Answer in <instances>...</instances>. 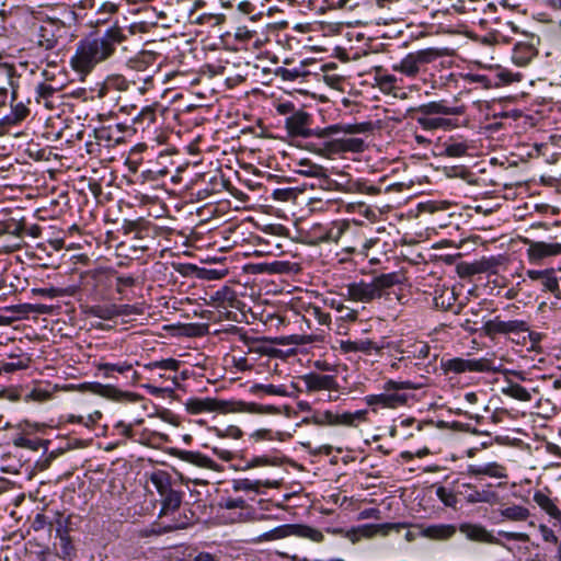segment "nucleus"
I'll use <instances>...</instances> for the list:
<instances>
[{
	"instance_id": "f257e3e1",
	"label": "nucleus",
	"mask_w": 561,
	"mask_h": 561,
	"mask_svg": "<svg viewBox=\"0 0 561 561\" xmlns=\"http://www.w3.org/2000/svg\"><path fill=\"white\" fill-rule=\"evenodd\" d=\"M313 122L312 115L299 108L293 115L285 118V128L289 136L300 137L302 147L319 156L331 158L345 152H363L365 142L362 138L355 137H335L343 131L337 125H330L324 128L311 127Z\"/></svg>"
},
{
	"instance_id": "f03ea898",
	"label": "nucleus",
	"mask_w": 561,
	"mask_h": 561,
	"mask_svg": "<svg viewBox=\"0 0 561 561\" xmlns=\"http://www.w3.org/2000/svg\"><path fill=\"white\" fill-rule=\"evenodd\" d=\"M126 36L118 27L107 28L103 35L89 34L77 43L76 51L70 58V66L82 78L93 71L96 65L111 58L116 46Z\"/></svg>"
},
{
	"instance_id": "7ed1b4c3",
	"label": "nucleus",
	"mask_w": 561,
	"mask_h": 561,
	"mask_svg": "<svg viewBox=\"0 0 561 561\" xmlns=\"http://www.w3.org/2000/svg\"><path fill=\"white\" fill-rule=\"evenodd\" d=\"M81 293L96 305L90 306L89 313L93 317L111 320L121 314L119 306H102L100 302L115 300L113 294L111 267H98L85 272L82 276Z\"/></svg>"
},
{
	"instance_id": "20e7f679",
	"label": "nucleus",
	"mask_w": 561,
	"mask_h": 561,
	"mask_svg": "<svg viewBox=\"0 0 561 561\" xmlns=\"http://www.w3.org/2000/svg\"><path fill=\"white\" fill-rule=\"evenodd\" d=\"M463 105H451L447 100L422 103L410 110L411 118L424 130L435 133L451 130L460 126L459 116L463 115Z\"/></svg>"
},
{
	"instance_id": "39448f33",
	"label": "nucleus",
	"mask_w": 561,
	"mask_h": 561,
	"mask_svg": "<svg viewBox=\"0 0 561 561\" xmlns=\"http://www.w3.org/2000/svg\"><path fill=\"white\" fill-rule=\"evenodd\" d=\"M186 410L191 414L203 412L221 413H250V414H276L279 410L270 404H260L255 402H245L242 400H221L217 398H190L185 403Z\"/></svg>"
},
{
	"instance_id": "423d86ee",
	"label": "nucleus",
	"mask_w": 561,
	"mask_h": 561,
	"mask_svg": "<svg viewBox=\"0 0 561 561\" xmlns=\"http://www.w3.org/2000/svg\"><path fill=\"white\" fill-rule=\"evenodd\" d=\"M359 226L356 221L337 219L330 222H314L308 228L298 230L299 241L306 245H319L321 243H337L339 240L353 228Z\"/></svg>"
},
{
	"instance_id": "0eeeda50",
	"label": "nucleus",
	"mask_w": 561,
	"mask_h": 561,
	"mask_svg": "<svg viewBox=\"0 0 561 561\" xmlns=\"http://www.w3.org/2000/svg\"><path fill=\"white\" fill-rule=\"evenodd\" d=\"M412 388L413 386L410 381H396L393 379H389L383 385L385 392L367 394L364 397V401L374 412H376L378 408L396 409L404 405L408 401L407 394L398 393L397 391Z\"/></svg>"
},
{
	"instance_id": "6e6552de",
	"label": "nucleus",
	"mask_w": 561,
	"mask_h": 561,
	"mask_svg": "<svg viewBox=\"0 0 561 561\" xmlns=\"http://www.w3.org/2000/svg\"><path fill=\"white\" fill-rule=\"evenodd\" d=\"M19 214L18 209L0 208V237L11 234L18 238L25 236L39 238L42 227L37 224H28L24 217H19Z\"/></svg>"
},
{
	"instance_id": "1a4fd4ad",
	"label": "nucleus",
	"mask_w": 561,
	"mask_h": 561,
	"mask_svg": "<svg viewBox=\"0 0 561 561\" xmlns=\"http://www.w3.org/2000/svg\"><path fill=\"white\" fill-rule=\"evenodd\" d=\"M440 369L444 375H461L466 373H495L497 367L493 359L486 357L480 358H463L453 357L440 359Z\"/></svg>"
},
{
	"instance_id": "9d476101",
	"label": "nucleus",
	"mask_w": 561,
	"mask_h": 561,
	"mask_svg": "<svg viewBox=\"0 0 561 561\" xmlns=\"http://www.w3.org/2000/svg\"><path fill=\"white\" fill-rule=\"evenodd\" d=\"M465 78L466 88L471 84H479L483 89H491L519 82L523 79V75L500 68L496 70H488L484 73L467 72L465 73Z\"/></svg>"
},
{
	"instance_id": "9b49d317",
	"label": "nucleus",
	"mask_w": 561,
	"mask_h": 561,
	"mask_svg": "<svg viewBox=\"0 0 561 561\" xmlns=\"http://www.w3.org/2000/svg\"><path fill=\"white\" fill-rule=\"evenodd\" d=\"M405 527L404 524L383 523V524H363L351 527L350 529L333 528L332 534L348 539L352 543H357L362 539H369L376 536H387L391 530H399Z\"/></svg>"
},
{
	"instance_id": "f8f14e48",
	"label": "nucleus",
	"mask_w": 561,
	"mask_h": 561,
	"mask_svg": "<svg viewBox=\"0 0 561 561\" xmlns=\"http://www.w3.org/2000/svg\"><path fill=\"white\" fill-rule=\"evenodd\" d=\"M483 335L490 340H496L502 336H519L528 331V322L519 319L504 320L501 316H495L482 323Z\"/></svg>"
},
{
	"instance_id": "ddd939ff",
	"label": "nucleus",
	"mask_w": 561,
	"mask_h": 561,
	"mask_svg": "<svg viewBox=\"0 0 561 561\" xmlns=\"http://www.w3.org/2000/svg\"><path fill=\"white\" fill-rule=\"evenodd\" d=\"M439 57L440 53L436 48L419 49L405 55L398 65L393 66V70L414 78L425 66L434 62Z\"/></svg>"
},
{
	"instance_id": "4468645a",
	"label": "nucleus",
	"mask_w": 561,
	"mask_h": 561,
	"mask_svg": "<svg viewBox=\"0 0 561 561\" xmlns=\"http://www.w3.org/2000/svg\"><path fill=\"white\" fill-rule=\"evenodd\" d=\"M335 178L337 186H340V192L348 194H366L376 196L390 190V185L385 188L382 187V183L386 181V178L380 179L379 184H374L371 181L364 178L354 179L348 173H336Z\"/></svg>"
},
{
	"instance_id": "2eb2a0df",
	"label": "nucleus",
	"mask_w": 561,
	"mask_h": 561,
	"mask_svg": "<svg viewBox=\"0 0 561 561\" xmlns=\"http://www.w3.org/2000/svg\"><path fill=\"white\" fill-rule=\"evenodd\" d=\"M231 331L239 335V340L244 344L247 347L245 353L249 355H256L253 357V360H259L263 356H266L268 358H275L278 357L282 353L280 350L272 346V342L267 340L266 337H255L250 336L243 328L239 327H232Z\"/></svg>"
},
{
	"instance_id": "dca6fc26",
	"label": "nucleus",
	"mask_w": 561,
	"mask_h": 561,
	"mask_svg": "<svg viewBox=\"0 0 561 561\" xmlns=\"http://www.w3.org/2000/svg\"><path fill=\"white\" fill-rule=\"evenodd\" d=\"M162 110V105L158 102L144 106L137 114L131 118V124L126 125L118 123L115 125V129L121 134L126 133H138L149 130L151 126L157 123L158 113Z\"/></svg>"
},
{
	"instance_id": "f3484780",
	"label": "nucleus",
	"mask_w": 561,
	"mask_h": 561,
	"mask_svg": "<svg viewBox=\"0 0 561 561\" xmlns=\"http://www.w3.org/2000/svg\"><path fill=\"white\" fill-rule=\"evenodd\" d=\"M457 493L462 496L468 504L486 503L494 505L499 503L500 496L497 492L493 490L492 483H486L481 490L472 483H459L457 484Z\"/></svg>"
},
{
	"instance_id": "a211bd4d",
	"label": "nucleus",
	"mask_w": 561,
	"mask_h": 561,
	"mask_svg": "<svg viewBox=\"0 0 561 561\" xmlns=\"http://www.w3.org/2000/svg\"><path fill=\"white\" fill-rule=\"evenodd\" d=\"M164 57L154 50L151 49H141L136 53L134 56L127 58L125 65L128 69L142 72L148 70L149 68L156 66V71L160 70L163 64Z\"/></svg>"
},
{
	"instance_id": "6ab92c4d",
	"label": "nucleus",
	"mask_w": 561,
	"mask_h": 561,
	"mask_svg": "<svg viewBox=\"0 0 561 561\" xmlns=\"http://www.w3.org/2000/svg\"><path fill=\"white\" fill-rule=\"evenodd\" d=\"M376 299L387 298L394 294V287L402 285L404 276L401 272L375 274L371 277Z\"/></svg>"
},
{
	"instance_id": "aec40b11",
	"label": "nucleus",
	"mask_w": 561,
	"mask_h": 561,
	"mask_svg": "<svg viewBox=\"0 0 561 561\" xmlns=\"http://www.w3.org/2000/svg\"><path fill=\"white\" fill-rule=\"evenodd\" d=\"M396 351L400 354L398 362H404L405 367L412 364L414 359L422 360L431 356V346L424 341H415L408 344L401 343L397 346Z\"/></svg>"
},
{
	"instance_id": "412c9836",
	"label": "nucleus",
	"mask_w": 561,
	"mask_h": 561,
	"mask_svg": "<svg viewBox=\"0 0 561 561\" xmlns=\"http://www.w3.org/2000/svg\"><path fill=\"white\" fill-rule=\"evenodd\" d=\"M540 38L538 36L531 35L527 41L517 42L512 50V60L515 65L519 67L527 66L537 55V44H539Z\"/></svg>"
},
{
	"instance_id": "4be33fe9",
	"label": "nucleus",
	"mask_w": 561,
	"mask_h": 561,
	"mask_svg": "<svg viewBox=\"0 0 561 561\" xmlns=\"http://www.w3.org/2000/svg\"><path fill=\"white\" fill-rule=\"evenodd\" d=\"M469 141L461 135L449 136L436 146L435 154L438 157L461 158L468 154Z\"/></svg>"
},
{
	"instance_id": "5701e85b",
	"label": "nucleus",
	"mask_w": 561,
	"mask_h": 561,
	"mask_svg": "<svg viewBox=\"0 0 561 561\" xmlns=\"http://www.w3.org/2000/svg\"><path fill=\"white\" fill-rule=\"evenodd\" d=\"M345 296L355 302L369 304L376 300L375 289L371 282L367 279L354 280L345 285Z\"/></svg>"
},
{
	"instance_id": "b1692460",
	"label": "nucleus",
	"mask_w": 561,
	"mask_h": 561,
	"mask_svg": "<svg viewBox=\"0 0 561 561\" xmlns=\"http://www.w3.org/2000/svg\"><path fill=\"white\" fill-rule=\"evenodd\" d=\"M300 381L304 382L308 392H316L321 390L337 391L339 382L333 375H322L319 373H308L299 377Z\"/></svg>"
},
{
	"instance_id": "393cba45",
	"label": "nucleus",
	"mask_w": 561,
	"mask_h": 561,
	"mask_svg": "<svg viewBox=\"0 0 561 561\" xmlns=\"http://www.w3.org/2000/svg\"><path fill=\"white\" fill-rule=\"evenodd\" d=\"M308 66H319L321 70L335 68V64L333 62L319 65L317 61L304 60L299 66L294 68L278 67L275 70V75L284 81H296L299 78H305L312 73L311 70L307 69Z\"/></svg>"
},
{
	"instance_id": "a878e982",
	"label": "nucleus",
	"mask_w": 561,
	"mask_h": 561,
	"mask_svg": "<svg viewBox=\"0 0 561 561\" xmlns=\"http://www.w3.org/2000/svg\"><path fill=\"white\" fill-rule=\"evenodd\" d=\"M468 477L476 478L478 481H481V477L485 476L489 478H495V479H506L507 478V470L506 468L496 462H485L481 465H473L470 463L467 466L466 472Z\"/></svg>"
},
{
	"instance_id": "bb28decb",
	"label": "nucleus",
	"mask_w": 561,
	"mask_h": 561,
	"mask_svg": "<svg viewBox=\"0 0 561 561\" xmlns=\"http://www.w3.org/2000/svg\"><path fill=\"white\" fill-rule=\"evenodd\" d=\"M561 254V243L533 241L527 249V255L530 263H539L543 259Z\"/></svg>"
},
{
	"instance_id": "cd10ccee",
	"label": "nucleus",
	"mask_w": 561,
	"mask_h": 561,
	"mask_svg": "<svg viewBox=\"0 0 561 561\" xmlns=\"http://www.w3.org/2000/svg\"><path fill=\"white\" fill-rule=\"evenodd\" d=\"M526 275L543 293H550L556 297L557 271L553 268L527 270Z\"/></svg>"
},
{
	"instance_id": "c85d7f7f",
	"label": "nucleus",
	"mask_w": 561,
	"mask_h": 561,
	"mask_svg": "<svg viewBox=\"0 0 561 561\" xmlns=\"http://www.w3.org/2000/svg\"><path fill=\"white\" fill-rule=\"evenodd\" d=\"M113 294L116 299L123 300L128 298V294L137 283V277L133 274H124L116 268L111 267Z\"/></svg>"
},
{
	"instance_id": "c756f323",
	"label": "nucleus",
	"mask_w": 561,
	"mask_h": 561,
	"mask_svg": "<svg viewBox=\"0 0 561 561\" xmlns=\"http://www.w3.org/2000/svg\"><path fill=\"white\" fill-rule=\"evenodd\" d=\"M470 541L479 543H497L499 540L481 524L461 523L458 527Z\"/></svg>"
},
{
	"instance_id": "7c9ffc66",
	"label": "nucleus",
	"mask_w": 561,
	"mask_h": 561,
	"mask_svg": "<svg viewBox=\"0 0 561 561\" xmlns=\"http://www.w3.org/2000/svg\"><path fill=\"white\" fill-rule=\"evenodd\" d=\"M154 231V222L146 220L145 218H139V225L135 232V237H133V239L138 242L133 244L131 248L139 249L144 252L150 250L152 248V242L156 240Z\"/></svg>"
},
{
	"instance_id": "2f4dec72",
	"label": "nucleus",
	"mask_w": 561,
	"mask_h": 561,
	"mask_svg": "<svg viewBox=\"0 0 561 561\" xmlns=\"http://www.w3.org/2000/svg\"><path fill=\"white\" fill-rule=\"evenodd\" d=\"M129 440L147 447L156 448L161 444L169 442V437L165 434L142 427L133 428Z\"/></svg>"
},
{
	"instance_id": "473e14b6",
	"label": "nucleus",
	"mask_w": 561,
	"mask_h": 561,
	"mask_svg": "<svg viewBox=\"0 0 561 561\" xmlns=\"http://www.w3.org/2000/svg\"><path fill=\"white\" fill-rule=\"evenodd\" d=\"M457 529L454 524H424L421 534L432 541H448L457 534Z\"/></svg>"
},
{
	"instance_id": "72a5a7b5",
	"label": "nucleus",
	"mask_w": 561,
	"mask_h": 561,
	"mask_svg": "<svg viewBox=\"0 0 561 561\" xmlns=\"http://www.w3.org/2000/svg\"><path fill=\"white\" fill-rule=\"evenodd\" d=\"M130 82L123 75H110L102 82L96 83L94 89L99 99L105 98L110 91H127Z\"/></svg>"
},
{
	"instance_id": "f704fd0d",
	"label": "nucleus",
	"mask_w": 561,
	"mask_h": 561,
	"mask_svg": "<svg viewBox=\"0 0 561 561\" xmlns=\"http://www.w3.org/2000/svg\"><path fill=\"white\" fill-rule=\"evenodd\" d=\"M282 531V536L295 535L297 537L307 538L314 542H321L324 539L323 534L311 526L300 525V524H290L284 525L278 528Z\"/></svg>"
},
{
	"instance_id": "c9c22d12",
	"label": "nucleus",
	"mask_w": 561,
	"mask_h": 561,
	"mask_svg": "<svg viewBox=\"0 0 561 561\" xmlns=\"http://www.w3.org/2000/svg\"><path fill=\"white\" fill-rule=\"evenodd\" d=\"M184 492L182 490L171 489L165 492L161 497V510L159 517L167 516L178 511L182 504Z\"/></svg>"
},
{
	"instance_id": "e433bc0d",
	"label": "nucleus",
	"mask_w": 561,
	"mask_h": 561,
	"mask_svg": "<svg viewBox=\"0 0 561 561\" xmlns=\"http://www.w3.org/2000/svg\"><path fill=\"white\" fill-rule=\"evenodd\" d=\"M533 499L554 520V525H561V511L548 495L542 491H536Z\"/></svg>"
},
{
	"instance_id": "4c0bfd02",
	"label": "nucleus",
	"mask_w": 561,
	"mask_h": 561,
	"mask_svg": "<svg viewBox=\"0 0 561 561\" xmlns=\"http://www.w3.org/2000/svg\"><path fill=\"white\" fill-rule=\"evenodd\" d=\"M72 515H65L60 511L51 512V525L49 531L55 529L56 537L69 535L72 530Z\"/></svg>"
},
{
	"instance_id": "58836bf2",
	"label": "nucleus",
	"mask_w": 561,
	"mask_h": 561,
	"mask_svg": "<svg viewBox=\"0 0 561 561\" xmlns=\"http://www.w3.org/2000/svg\"><path fill=\"white\" fill-rule=\"evenodd\" d=\"M176 456L188 463L195 465L199 468L214 469L216 463L208 456L192 450H176Z\"/></svg>"
},
{
	"instance_id": "ea45409f",
	"label": "nucleus",
	"mask_w": 561,
	"mask_h": 561,
	"mask_svg": "<svg viewBox=\"0 0 561 561\" xmlns=\"http://www.w3.org/2000/svg\"><path fill=\"white\" fill-rule=\"evenodd\" d=\"M301 270L299 263L290 262V261H273L270 263H265L261 271L266 272L268 274H284V275H294L297 274Z\"/></svg>"
},
{
	"instance_id": "a19ab883",
	"label": "nucleus",
	"mask_w": 561,
	"mask_h": 561,
	"mask_svg": "<svg viewBox=\"0 0 561 561\" xmlns=\"http://www.w3.org/2000/svg\"><path fill=\"white\" fill-rule=\"evenodd\" d=\"M525 333H527V335H524L522 340H515L513 337L512 341L523 346H526L527 351L529 352L542 353V347L540 343L543 339L547 337V334L543 332L531 331L529 328L528 331H526Z\"/></svg>"
},
{
	"instance_id": "79ce46f5",
	"label": "nucleus",
	"mask_w": 561,
	"mask_h": 561,
	"mask_svg": "<svg viewBox=\"0 0 561 561\" xmlns=\"http://www.w3.org/2000/svg\"><path fill=\"white\" fill-rule=\"evenodd\" d=\"M294 163L296 164V169H294V171L297 174H300L304 176L319 179L320 176H323L324 172L327 171L325 168L312 162L310 159H299L298 161H295Z\"/></svg>"
},
{
	"instance_id": "37998d69",
	"label": "nucleus",
	"mask_w": 561,
	"mask_h": 561,
	"mask_svg": "<svg viewBox=\"0 0 561 561\" xmlns=\"http://www.w3.org/2000/svg\"><path fill=\"white\" fill-rule=\"evenodd\" d=\"M92 391L99 396L115 399V400H119L123 397H130V398H133L131 399L133 401H137V400L141 399V397L138 394L125 393V392H122L121 390H118L117 388H115L114 386L102 385L99 382L92 383Z\"/></svg>"
},
{
	"instance_id": "c03bdc74",
	"label": "nucleus",
	"mask_w": 561,
	"mask_h": 561,
	"mask_svg": "<svg viewBox=\"0 0 561 561\" xmlns=\"http://www.w3.org/2000/svg\"><path fill=\"white\" fill-rule=\"evenodd\" d=\"M169 174V170L164 167H160L158 163L146 167L140 171L139 182L140 184L145 183H156L158 184L164 176Z\"/></svg>"
},
{
	"instance_id": "a18cd8bd",
	"label": "nucleus",
	"mask_w": 561,
	"mask_h": 561,
	"mask_svg": "<svg viewBox=\"0 0 561 561\" xmlns=\"http://www.w3.org/2000/svg\"><path fill=\"white\" fill-rule=\"evenodd\" d=\"M377 81L379 89L383 93H392L396 98H403L405 95V93L401 91V79H398L394 75L379 76Z\"/></svg>"
},
{
	"instance_id": "49530a36",
	"label": "nucleus",
	"mask_w": 561,
	"mask_h": 561,
	"mask_svg": "<svg viewBox=\"0 0 561 561\" xmlns=\"http://www.w3.org/2000/svg\"><path fill=\"white\" fill-rule=\"evenodd\" d=\"M12 443L15 447L25 448L34 451H37L42 447H44L45 451H47L49 445V440H44L36 437L31 438L21 433H16L12 437Z\"/></svg>"
},
{
	"instance_id": "de8ad7c7",
	"label": "nucleus",
	"mask_w": 561,
	"mask_h": 561,
	"mask_svg": "<svg viewBox=\"0 0 561 561\" xmlns=\"http://www.w3.org/2000/svg\"><path fill=\"white\" fill-rule=\"evenodd\" d=\"M37 45L45 50H53L57 44V36L51 27L41 25L36 33Z\"/></svg>"
},
{
	"instance_id": "09e8293b",
	"label": "nucleus",
	"mask_w": 561,
	"mask_h": 561,
	"mask_svg": "<svg viewBox=\"0 0 561 561\" xmlns=\"http://www.w3.org/2000/svg\"><path fill=\"white\" fill-rule=\"evenodd\" d=\"M210 298L218 308L233 307L234 302L237 301L234 291L227 286H224L214 291Z\"/></svg>"
},
{
	"instance_id": "8fccbe9b",
	"label": "nucleus",
	"mask_w": 561,
	"mask_h": 561,
	"mask_svg": "<svg viewBox=\"0 0 561 561\" xmlns=\"http://www.w3.org/2000/svg\"><path fill=\"white\" fill-rule=\"evenodd\" d=\"M501 391L504 396L518 401L528 402L531 400V394L528 389L512 380H507L506 386L503 387Z\"/></svg>"
},
{
	"instance_id": "3c124183",
	"label": "nucleus",
	"mask_w": 561,
	"mask_h": 561,
	"mask_svg": "<svg viewBox=\"0 0 561 561\" xmlns=\"http://www.w3.org/2000/svg\"><path fill=\"white\" fill-rule=\"evenodd\" d=\"M150 481L159 495H163L165 492L172 489L171 476L164 470H157L152 472Z\"/></svg>"
},
{
	"instance_id": "603ef678",
	"label": "nucleus",
	"mask_w": 561,
	"mask_h": 561,
	"mask_svg": "<svg viewBox=\"0 0 561 561\" xmlns=\"http://www.w3.org/2000/svg\"><path fill=\"white\" fill-rule=\"evenodd\" d=\"M439 82L446 89L461 90L466 89V78L462 72H449L447 75L439 76Z\"/></svg>"
},
{
	"instance_id": "864d4df0",
	"label": "nucleus",
	"mask_w": 561,
	"mask_h": 561,
	"mask_svg": "<svg viewBox=\"0 0 561 561\" xmlns=\"http://www.w3.org/2000/svg\"><path fill=\"white\" fill-rule=\"evenodd\" d=\"M15 311L23 317L30 314H48L51 313L53 307L44 304H19L14 307Z\"/></svg>"
},
{
	"instance_id": "5fc2aeb1",
	"label": "nucleus",
	"mask_w": 561,
	"mask_h": 561,
	"mask_svg": "<svg viewBox=\"0 0 561 561\" xmlns=\"http://www.w3.org/2000/svg\"><path fill=\"white\" fill-rule=\"evenodd\" d=\"M59 539V549H58V552H57V556L61 559V560H71L72 558H75L77 556V549L75 547V543H73V540L69 535H64V536H58L57 537Z\"/></svg>"
},
{
	"instance_id": "6e6d98bb",
	"label": "nucleus",
	"mask_w": 561,
	"mask_h": 561,
	"mask_svg": "<svg viewBox=\"0 0 561 561\" xmlns=\"http://www.w3.org/2000/svg\"><path fill=\"white\" fill-rule=\"evenodd\" d=\"M30 114L28 107L23 102L12 105L11 113L5 115L2 121L9 125H16L23 122Z\"/></svg>"
},
{
	"instance_id": "4d7b16f0",
	"label": "nucleus",
	"mask_w": 561,
	"mask_h": 561,
	"mask_svg": "<svg viewBox=\"0 0 561 561\" xmlns=\"http://www.w3.org/2000/svg\"><path fill=\"white\" fill-rule=\"evenodd\" d=\"M98 370L103 373L104 377H112L114 373L126 374L131 370L133 366L128 362L119 363H100L96 366Z\"/></svg>"
},
{
	"instance_id": "13d9d810",
	"label": "nucleus",
	"mask_w": 561,
	"mask_h": 561,
	"mask_svg": "<svg viewBox=\"0 0 561 561\" xmlns=\"http://www.w3.org/2000/svg\"><path fill=\"white\" fill-rule=\"evenodd\" d=\"M529 515V510L522 505H512L501 510V516L512 522H524Z\"/></svg>"
},
{
	"instance_id": "bf43d9fd",
	"label": "nucleus",
	"mask_w": 561,
	"mask_h": 561,
	"mask_svg": "<svg viewBox=\"0 0 561 561\" xmlns=\"http://www.w3.org/2000/svg\"><path fill=\"white\" fill-rule=\"evenodd\" d=\"M12 360H0V374H11L18 370L26 369L30 365V358H21L20 356H10Z\"/></svg>"
},
{
	"instance_id": "052dcab7",
	"label": "nucleus",
	"mask_w": 561,
	"mask_h": 561,
	"mask_svg": "<svg viewBox=\"0 0 561 561\" xmlns=\"http://www.w3.org/2000/svg\"><path fill=\"white\" fill-rule=\"evenodd\" d=\"M499 261L494 256L482 257L471 265V273H491L497 272Z\"/></svg>"
},
{
	"instance_id": "680f3d73",
	"label": "nucleus",
	"mask_w": 561,
	"mask_h": 561,
	"mask_svg": "<svg viewBox=\"0 0 561 561\" xmlns=\"http://www.w3.org/2000/svg\"><path fill=\"white\" fill-rule=\"evenodd\" d=\"M436 496L447 507L456 508L458 500L457 486L451 490L446 486H438L436 489Z\"/></svg>"
},
{
	"instance_id": "e2e57ef3",
	"label": "nucleus",
	"mask_w": 561,
	"mask_h": 561,
	"mask_svg": "<svg viewBox=\"0 0 561 561\" xmlns=\"http://www.w3.org/2000/svg\"><path fill=\"white\" fill-rule=\"evenodd\" d=\"M210 431L219 438L240 439L243 436L242 430L237 425H228L224 428L214 426Z\"/></svg>"
},
{
	"instance_id": "0e129e2a",
	"label": "nucleus",
	"mask_w": 561,
	"mask_h": 561,
	"mask_svg": "<svg viewBox=\"0 0 561 561\" xmlns=\"http://www.w3.org/2000/svg\"><path fill=\"white\" fill-rule=\"evenodd\" d=\"M306 314L308 317V320L307 321H310V319H314L318 321L319 324L321 325H328L330 324L331 322V316L330 313L325 312L321 307L319 306H314V305H310L307 309H306Z\"/></svg>"
},
{
	"instance_id": "69168bd1",
	"label": "nucleus",
	"mask_w": 561,
	"mask_h": 561,
	"mask_svg": "<svg viewBox=\"0 0 561 561\" xmlns=\"http://www.w3.org/2000/svg\"><path fill=\"white\" fill-rule=\"evenodd\" d=\"M280 460L278 457H270L267 455L254 456L250 461L247 462L244 469H251L255 467L265 466H279Z\"/></svg>"
},
{
	"instance_id": "338daca9",
	"label": "nucleus",
	"mask_w": 561,
	"mask_h": 561,
	"mask_svg": "<svg viewBox=\"0 0 561 561\" xmlns=\"http://www.w3.org/2000/svg\"><path fill=\"white\" fill-rule=\"evenodd\" d=\"M261 486L260 481H253L250 479H234L232 480V489L236 492L245 491V492H257Z\"/></svg>"
},
{
	"instance_id": "774afa93",
	"label": "nucleus",
	"mask_w": 561,
	"mask_h": 561,
	"mask_svg": "<svg viewBox=\"0 0 561 561\" xmlns=\"http://www.w3.org/2000/svg\"><path fill=\"white\" fill-rule=\"evenodd\" d=\"M125 167L127 168L128 172L133 176L130 180L131 183H138L139 182V175L140 171L144 169V164L140 159H135L133 157V153L128 156V158L125 161Z\"/></svg>"
}]
</instances>
